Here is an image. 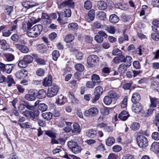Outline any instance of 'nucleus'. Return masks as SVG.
<instances>
[{
  "mask_svg": "<svg viewBox=\"0 0 159 159\" xmlns=\"http://www.w3.org/2000/svg\"><path fill=\"white\" fill-rule=\"evenodd\" d=\"M102 91L103 89L101 86H98L95 88L93 93L95 96L91 101L92 103H94L97 102L102 94Z\"/></svg>",
  "mask_w": 159,
  "mask_h": 159,
  "instance_id": "7ed1b4c3",
  "label": "nucleus"
},
{
  "mask_svg": "<svg viewBox=\"0 0 159 159\" xmlns=\"http://www.w3.org/2000/svg\"><path fill=\"white\" fill-rule=\"evenodd\" d=\"M23 59L25 60L28 64L32 62L33 61V57L30 55H25L23 58Z\"/></svg>",
  "mask_w": 159,
  "mask_h": 159,
  "instance_id": "c85d7f7f",
  "label": "nucleus"
},
{
  "mask_svg": "<svg viewBox=\"0 0 159 159\" xmlns=\"http://www.w3.org/2000/svg\"><path fill=\"white\" fill-rule=\"evenodd\" d=\"M36 93L34 90L33 89L30 90L28 93L26 94L25 96V98L27 100L29 101H34L35 100Z\"/></svg>",
  "mask_w": 159,
  "mask_h": 159,
  "instance_id": "0eeeda50",
  "label": "nucleus"
},
{
  "mask_svg": "<svg viewBox=\"0 0 159 159\" xmlns=\"http://www.w3.org/2000/svg\"><path fill=\"white\" fill-rule=\"evenodd\" d=\"M28 75L27 71L25 70L18 71L16 72L15 75L17 78L21 79L26 77Z\"/></svg>",
  "mask_w": 159,
  "mask_h": 159,
  "instance_id": "1a4fd4ad",
  "label": "nucleus"
},
{
  "mask_svg": "<svg viewBox=\"0 0 159 159\" xmlns=\"http://www.w3.org/2000/svg\"><path fill=\"white\" fill-rule=\"evenodd\" d=\"M150 99L151 102L150 107H156L158 102L157 99L156 98L150 97Z\"/></svg>",
  "mask_w": 159,
  "mask_h": 159,
  "instance_id": "4c0bfd02",
  "label": "nucleus"
},
{
  "mask_svg": "<svg viewBox=\"0 0 159 159\" xmlns=\"http://www.w3.org/2000/svg\"><path fill=\"white\" fill-rule=\"evenodd\" d=\"M93 25L95 27L98 29L103 27V25L98 21L94 22L93 23Z\"/></svg>",
  "mask_w": 159,
  "mask_h": 159,
  "instance_id": "0e129e2a",
  "label": "nucleus"
},
{
  "mask_svg": "<svg viewBox=\"0 0 159 159\" xmlns=\"http://www.w3.org/2000/svg\"><path fill=\"white\" fill-rule=\"evenodd\" d=\"M121 51L117 48H114L112 51V54L113 55H117L121 54Z\"/></svg>",
  "mask_w": 159,
  "mask_h": 159,
  "instance_id": "864d4df0",
  "label": "nucleus"
},
{
  "mask_svg": "<svg viewBox=\"0 0 159 159\" xmlns=\"http://www.w3.org/2000/svg\"><path fill=\"white\" fill-rule=\"evenodd\" d=\"M108 95L111 98L117 99L120 97V95L117 94L113 91H110L108 93Z\"/></svg>",
  "mask_w": 159,
  "mask_h": 159,
  "instance_id": "cd10ccee",
  "label": "nucleus"
},
{
  "mask_svg": "<svg viewBox=\"0 0 159 159\" xmlns=\"http://www.w3.org/2000/svg\"><path fill=\"white\" fill-rule=\"evenodd\" d=\"M119 18L115 14H112L110 16L109 20L111 23H116L119 21Z\"/></svg>",
  "mask_w": 159,
  "mask_h": 159,
  "instance_id": "aec40b11",
  "label": "nucleus"
},
{
  "mask_svg": "<svg viewBox=\"0 0 159 159\" xmlns=\"http://www.w3.org/2000/svg\"><path fill=\"white\" fill-rule=\"evenodd\" d=\"M58 8L62 9L65 7H68L73 8L74 7V2L73 0H65L63 2L59 4H58Z\"/></svg>",
  "mask_w": 159,
  "mask_h": 159,
  "instance_id": "423d86ee",
  "label": "nucleus"
},
{
  "mask_svg": "<svg viewBox=\"0 0 159 159\" xmlns=\"http://www.w3.org/2000/svg\"><path fill=\"white\" fill-rule=\"evenodd\" d=\"M95 84L92 81H88L86 82V87L90 89L93 88L95 86Z\"/></svg>",
  "mask_w": 159,
  "mask_h": 159,
  "instance_id": "09e8293b",
  "label": "nucleus"
},
{
  "mask_svg": "<svg viewBox=\"0 0 159 159\" xmlns=\"http://www.w3.org/2000/svg\"><path fill=\"white\" fill-rule=\"evenodd\" d=\"M81 150V147L78 144L72 149L71 151L73 153L76 154L80 152Z\"/></svg>",
  "mask_w": 159,
  "mask_h": 159,
  "instance_id": "72a5a7b5",
  "label": "nucleus"
},
{
  "mask_svg": "<svg viewBox=\"0 0 159 159\" xmlns=\"http://www.w3.org/2000/svg\"><path fill=\"white\" fill-rule=\"evenodd\" d=\"M14 65L13 64H8L5 65L4 70L3 72H6L8 74L10 73L12 70Z\"/></svg>",
  "mask_w": 159,
  "mask_h": 159,
  "instance_id": "412c9836",
  "label": "nucleus"
},
{
  "mask_svg": "<svg viewBox=\"0 0 159 159\" xmlns=\"http://www.w3.org/2000/svg\"><path fill=\"white\" fill-rule=\"evenodd\" d=\"M128 66L124 63H122L118 67V71L121 73H124L127 70Z\"/></svg>",
  "mask_w": 159,
  "mask_h": 159,
  "instance_id": "f3484780",
  "label": "nucleus"
},
{
  "mask_svg": "<svg viewBox=\"0 0 159 159\" xmlns=\"http://www.w3.org/2000/svg\"><path fill=\"white\" fill-rule=\"evenodd\" d=\"M152 137L154 140H159V134L157 132H154L152 134Z\"/></svg>",
  "mask_w": 159,
  "mask_h": 159,
  "instance_id": "bf43d9fd",
  "label": "nucleus"
},
{
  "mask_svg": "<svg viewBox=\"0 0 159 159\" xmlns=\"http://www.w3.org/2000/svg\"><path fill=\"white\" fill-rule=\"evenodd\" d=\"M107 30L110 33L114 34L115 32V29L114 27L109 26L107 28Z\"/></svg>",
  "mask_w": 159,
  "mask_h": 159,
  "instance_id": "052dcab7",
  "label": "nucleus"
},
{
  "mask_svg": "<svg viewBox=\"0 0 159 159\" xmlns=\"http://www.w3.org/2000/svg\"><path fill=\"white\" fill-rule=\"evenodd\" d=\"M151 37L152 39L156 41L159 40V34L155 33L151 34Z\"/></svg>",
  "mask_w": 159,
  "mask_h": 159,
  "instance_id": "13d9d810",
  "label": "nucleus"
},
{
  "mask_svg": "<svg viewBox=\"0 0 159 159\" xmlns=\"http://www.w3.org/2000/svg\"><path fill=\"white\" fill-rule=\"evenodd\" d=\"M52 77L51 75H49L48 78L44 79L42 84L44 86L47 87L52 84Z\"/></svg>",
  "mask_w": 159,
  "mask_h": 159,
  "instance_id": "ddd939ff",
  "label": "nucleus"
},
{
  "mask_svg": "<svg viewBox=\"0 0 159 159\" xmlns=\"http://www.w3.org/2000/svg\"><path fill=\"white\" fill-rule=\"evenodd\" d=\"M132 57L129 56H127L125 58V61L124 62L125 63H126L128 67H129L131 66V64L132 62Z\"/></svg>",
  "mask_w": 159,
  "mask_h": 159,
  "instance_id": "49530a36",
  "label": "nucleus"
},
{
  "mask_svg": "<svg viewBox=\"0 0 159 159\" xmlns=\"http://www.w3.org/2000/svg\"><path fill=\"white\" fill-rule=\"evenodd\" d=\"M92 7V3L90 0H87L85 2L84 7L86 10L90 9Z\"/></svg>",
  "mask_w": 159,
  "mask_h": 159,
  "instance_id": "473e14b6",
  "label": "nucleus"
},
{
  "mask_svg": "<svg viewBox=\"0 0 159 159\" xmlns=\"http://www.w3.org/2000/svg\"><path fill=\"white\" fill-rule=\"evenodd\" d=\"M78 144L76 142L72 141H69L67 143L68 146L71 150Z\"/></svg>",
  "mask_w": 159,
  "mask_h": 159,
  "instance_id": "e433bc0d",
  "label": "nucleus"
},
{
  "mask_svg": "<svg viewBox=\"0 0 159 159\" xmlns=\"http://www.w3.org/2000/svg\"><path fill=\"white\" fill-rule=\"evenodd\" d=\"M140 100V96L137 93H135L133 94L132 98L131 101L133 103H138V102Z\"/></svg>",
  "mask_w": 159,
  "mask_h": 159,
  "instance_id": "2eb2a0df",
  "label": "nucleus"
},
{
  "mask_svg": "<svg viewBox=\"0 0 159 159\" xmlns=\"http://www.w3.org/2000/svg\"><path fill=\"white\" fill-rule=\"evenodd\" d=\"M68 28L70 30H77L79 26L78 24L75 22H72L68 25Z\"/></svg>",
  "mask_w": 159,
  "mask_h": 159,
  "instance_id": "b1692460",
  "label": "nucleus"
},
{
  "mask_svg": "<svg viewBox=\"0 0 159 159\" xmlns=\"http://www.w3.org/2000/svg\"><path fill=\"white\" fill-rule=\"evenodd\" d=\"M27 63L23 59L22 60H20L18 63V66L21 68H25L27 66Z\"/></svg>",
  "mask_w": 159,
  "mask_h": 159,
  "instance_id": "a18cd8bd",
  "label": "nucleus"
},
{
  "mask_svg": "<svg viewBox=\"0 0 159 159\" xmlns=\"http://www.w3.org/2000/svg\"><path fill=\"white\" fill-rule=\"evenodd\" d=\"M88 16L91 21L94 20L95 18V11L92 9L89 11L88 13Z\"/></svg>",
  "mask_w": 159,
  "mask_h": 159,
  "instance_id": "7c9ffc66",
  "label": "nucleus"
},
{
  "mask_svg": "<svg viewBox=\"0 0 159 159\" xmlns=\"http://www.w3.org/2000/svg\"><path fill=\"white\" fill-rule=\"evenodd\" d=\"M15 45L17 49L20 50L22 53H27L29 51V49L26 46L18 43L15 44Z\"/></svg>",
  "mask_w": 159,
  "mask_h": 159,
  "instance_id": "9b49d317",
  "label": "nucleus"
},
{
  "mask_svg": "<svg viewBox=\"0 0 159 159\" xmlns=\"http://www.w3.org/2000/svg\"><path fill=\"white\" fill-rule=\"evenodd\" d=\"M142 107L141 104L139 103H135L133 104L132 109L133 111L136 113L140 112L142 110Z\"/></svg>",
  "mask_w": 159,
  "mask_h": 159,
  "instance_id": "9d476101",
  "label": "nucleus"
},
{
  "mask_svg": "<svg viewBox=\"0 0 159 159\" xmlns=\"http://www.w3.org/2000/svg\"><path fill=\"white\" fill-rule=\"evenodd\" d=\"M35 61L37 63L40 65H45V61L43 59L36 58Z\"/></svg>",
  "mask_w": 159,
  "mask_h": 159,
  "instance_id": "de8ad7c7",
  "label": "nucleus"
},
{
  "mask_svg": "<svg viewBox=\"0 0 159 159\" xmlns=\"http://www.w3.org/2000/svg\"><path fill=\"white\" fill-rule=\"evenodd\" d=\"M95 39L96 41L99 43H102L103 41V38L102 37L99 35L98 34L96 35L95 36Z\"/></svg>",
  "mask_w": 159,
  "mask_h": 159,
  "instance_id": "8fccbe9b",
  "label": "nucleus"
},
{
  "mask_svg": "<svg viewBox=\"0 0 159 159\" xmlns=\"http://www.w3.org/2000/svg\"><path fill=\"white\" fill-rule=\"evenodd\" d=\"M6 59L7 61H13L14 58V56L10 53H6L4 54Z\"/></svg>",
  "mask_w": 159,
  "mask_h": 159,
  "instance_id": "79ce46f5",
  "label": "nucleus"
},
{
  "mask_svg": "<svg viewBox=\"0 0 159 159\" xmlns=\"http://www.w3.org/2000/svg\"><path fill=\"white\" fill-rule=\"evenodd\" d=\"M58 89L59 88L57 86H52L48 89L47 96L49 98H51L55 96L57 93Z\"/></svg>",
  "mask_w": 159,
  "mask_h": 159,
  "instance_id": "6e6552de",
  "label": "nucleus"
},
{
  "mask_svg": "<svg viewBox=\"0 0 159 159\" xmlns=\"http://www.w3.org/2000/svg\"><path fill=\"white\" fill-rule=\"evenodd\" d=\"M22 5L25 8H29L34 6V5L30 4V1L24 2L22 3Z\"/></svg>",
  "mask_w": 159,
  "mask_h": 159,
  "instance_id": "5fc2aeb1",
  "label": "nucleus"
},
{
  "mask_svg": "<svg viewBox=\"0 0 159 159\" xmlns=\"http://www.w3.org/2000/svg\"><path fill=\"white\" fill-rule=\"evenodd\" d=\"M122 159H134V157L132 155L127 154L124 155Z\"/></svg>",
  "mask_w": 159,
  "mask_h": 159,
  "instance_id": "774afa93",
  "label": "nucleus"
},
{
  "mask_svg": "<svg viewBox=\"0 0 159 159\" xmlns=\"http://www.w3.org/2000/svg\"><path fill=\"white\" fill-rule=\"evenodd\" d=\"M129 116L128 112L125 111H122L118 116V118L123 121L126 120Z\"/></svg>",
  "mask_w": 159,
  "mask_h": 159,
  "instance_id": "f8f14e48",
  "label": "nucleus"
},
{
  "mask_svg": "<svg viewBox=\"0 0 159 159\" xmlns=\"http://www.w3.org/2000/svg\"><path fill=\"white\" fill-rule=\"evenodd\" d=\"M137 141L139 146L144 148L148 145V141L147 139L144 136L140 135L137 138Z\"/></svg>",
  "mask_w": 159,
  "mask_h": 159,
  "instance_id": "f03ea898",
  "label": "nucleus"
},
{
  "mask_svg": "<svg viewBox=\"0 0 159 159\" xmlns=\"http://www.w3.org/2000/svg\"><path fill=\"white\" fill-rule=\"evenodd\" d=\"M115 141V139L113 137H109L107 140L106 144L108 146H111L114 143Z\"/></svg>",
  "mask_w": 159,
  "mask_h": 159,
  "instance_id": "58836bf2",
  "label": "nucleus"
},
{
  "mask_svg": "<svg viewBox=\"0 0 159 159\" xmlns=\"http://www.w3.org/2000/svg\"><path fill=\"white\" fill-rule=\"evenodd\" d=\"M40 20V18H39L36 19L35 18L33 17L30 19V22L33 24H34L39 21Z\"/></svg>",
  "mask_w": 159,
  "mask_h": 159,
  "instance_id": "69168bd1",
  "label": "nucleus"
},
{
  "mask_svg": "<svg viewBox=\"0 0 159 159\" xmlns=\"http://www.w3.org/2000/svg\"><path fill=\"white\" fill-rule=\"evenodd\" d=\"M18 20L17 19L16 20L14 21L13 24L12 25V27L10 30V31H13L15 30L17 28V23Z\"/></svg>",
  "mask_w": 159,
  "mask_h": 159,
  "instance_id": "e2e57ef3",
  "label": "nucleus"
},
{
  "mask_svg": "<svg viewBox=\"0 0 159 159\" xmlns=\"http://www.w3.org/2000/svg\"><path fill=\"white\" fill-rule=\"evenodd\" d=\"M13 7L11 6L7 7L5 9V12L7 15H9L13 10Z\"/></svg>",
  "mask_w": 159,
  "mask_h": 159,
  "instance_id": "3c124183",
  "label": "nucleus"
},
{
  "mask_svg": "<svg viewBox=\"0 0 159 159\" xmlns=\"http://www.w3.org/2000/svg\"><path fill=\"white\" fill-rule=\"evenodd\" d=\"M97 134V132L95 130L90 129L87 132L86 134L89 137L93 138L96 137Z\"/></svg>",
  "mask_w": 159,
  "mask_h": 159,
  "instance_id": "6ab92c4d",
  "label": "nucleus"
},
{
  "mask_svg": "<svg viewBox=\"0 0 159 159\" xmlns=\"http://www.w3.org/2000/svg\"><path fill=\"white\" fill-rule=\"evenodd\" d=\"M74 39V36L72 34H69L66 36L65 39V41L66 43L72 42Z\"/></svg>",
  "mask_w": 159,
  "mask_h": 159,
  "instance_id": "c756f323",
  "label": "nucleus"
},
{
  "mask_svg": "<svg viewBox=\"0 0 159 159\" xmlns=\"http://www.w3.org/2000/svg\"><path fill=\"white\" fill-rule=\"evenodd\" d=\"M133 66L136 69H139L141 67L140 63L138 61H134L133 63Z\"/></svg>",
  "mask_w": 159,
  "mask_h": 159,
  "instance_id": "338daca9",
  "label": "nucleus"
},
{
  "mask_svg": "<svg viewBox=\"0 0 159 159\" xmlns=\"http://www.w3.org/2000/svg\"><path fill=\"white\" fill-rule=\"evenodd\" d=\"M103 101L105 104L109 105L111 103L112 100L111 98L108 95L104 97Z\"/></svg>",
  "mask_w": 159,
  "mask_h": 159,
  "instance_id": "ea45409f",
  "label": "nucleus"
},
{
  "mask_svg": "<svg viewBox=\"0 0 159 159\" xmlns=\"http://www.w3.org/2000/svg\"><path fill=\"white\" fill-rule=\"evenodd\" d=\"M92 81L95 84H99L101 82L99 76L95 74H93L91 76Z\"/></svg>",
  "mask_w": 159,
  "mask_h": 159,
  "instance_id": "5701e85b",
  "label": "nucleus"
},
{
  "mask_svg": "<svg viewBox=\"0 0 159 159\" xmlns=\"http://www.w3.org/2000/svg\"><path fill=\"white\" fill-rule=\"evenodd\" d=\"M140 127V124L138 122H134L130 126V128L133 130H138Z\"/></svg>",
  "mask_w": 159,
  "mask_h": 159,
  "instance_id": "c03bdc74",
  "label": "nucleus"
},
{
  "mask_svg": "<svg viewBox=\"0 0 159 159\" xmlns=\"http://www.w3.org/2000/svg\"><path fill=\"white\" fill-rule=\"evenodd\" d=\"M97 16L98 19L101 20H104L106 17V14L102 11H98L97 13Z\"/></svg>",
  "mask_w": 159,
  "mask_h": 159,
  "instance_id": "a878e982",
  "label": "nucleus"
},
{
  "mask_svg": "<svg viewBox=\"0 0 159 159\" xmlns=\"http://www.w3.org/2000/svg\"><path fill=\"white\" fill-rule=\"evenodd\" d=\"M5 83L7 84V86L9 87H11L13 84H15L13 79L11 75L8 76L6 78Z\"/></svg>",
  "mask_w": 159,
  "mask_h": 159,
  "instance_id": "a211bd4d",
  "label": "nucleus"
},
{
  "mask_svg": "<svg viewBox=\"0 0 159 159\" xmlns=\"http://www.w3.org/2000/svg\"><path fill=\"white\" fill-rule=\"evenodd\" d=\"M44 73V70L42 68H39L37 70L36 72V74L40 76L43 75Z\"/></svg>",
  "mask_w": 159,
  "mask_h": 159,
  "instance_id": "4d7b16f0",
  "label": "nucleus"
},
{
  "mask_svg": "<svg viewBox=\"0 0 159 159\" xmlns=\"http://www.w3.org/2000/svg\"><path fill=\"white\" fill-rule=\"evenodd\" d=\"M43 27L42 25H36L31 28L27 33V35L30 37L35 38L39 36L43 30Z\"/></svg>",
  "mask_w": 159,
  "mask_h": 159,
  "instance_id": "f257e3e1",
  "label": "nucleus"
},
{
  "mask_svg": "<svg viewBox=\"0 0 159 159\" xmlns=\"http://www.w3.org/2000/svg\"><path fill=\"white\" fill-rule=\"evenodd\" d=\"M98 109L97 107H94L85 111L84 114L85 116L92 117L96 116L98 114Z\"/></svg>",
  "mask_w": 159,
  "mask_h": 159,
  "instance_id": "20e7f679",
  "label": "nucleus"
},
{
  "mask_svg": "<svg viewBox=\"0 0 159 159\" xmlns=\"http://www.w3.org/2000/svg\"><path fill=\"white\" fill-rule=\"evenodd\" d=\"M97 6L99 9L104 10L107 8V5L105 2L103 1H101L98 2Z\"/></svg>",
  "mask_w": 159,
  "mask_h": 159,
  "instance_id": "4468645a",
  "label": "nucleus"
},
{
  "mask_svg": "<svg viewBox=\"0 0 159 159\" xmlns=\"http://www.w3.org/2000/svg\"><path fill=\"white\" fill-rule=\"evenodd\" d=\"M127 99L125 98L120 103L121 107L122 108L126 107L127 106Z\"/></svg>",
  "mask_w": 159,
  "mask_h": 159,
  "instance_id": "603ef678",
  "label": "nucleus"
},
{
  "mask_svg": "<svg viewBox=\"0 0 159 159\" xmlns=\"http://www.w3.org/2000/svg\"><path fill=\"white\" fill-rule=\"evenodd\" d=\"M74 54L77 60H80L82 59L83 56V54L82 52H79L78 50H75L74 52Z\"/></svg>",
  "mask_w": 159,
  "mask_h": 159,
  "instance_id": "f704fd0d",
  "label": "nucleus"
},
{
  "mask_svg": "<svg viewBox=\"0 0 159 159\" xmlns=\"http://www.w3.org/2000/svg\"><path fill=\"white\" fill-rule=\"evenodd\" d=\"M45 134L50 137L53 138L56 137L55 134L51 130L46 131Z\"/></svg>",
  "mask_w": 159,
  "mask_h": 159,
  "instance_id": "680f3d73",
  "label": "nucleus"
},
{
  "mask_svg": "<svg viewBox=\"0 0 159 159\" xmlns=\"http://www.w3.org/2000/svg\"><path fill=\"white\" fill-rule=\"evenodd\" d=\"M75 69L79 71H83L84 70V66L81 64H77L75 65Z\"/></svg>",
  "mask_w": 159,
  "mask_h": 159,
  "instance_id": "a19ab883",
  "label": "nucleus"
},
{
  "mask_svg": "<svg viewBox=\"0 0 159 159\" xmlns=\"http://www.w3.org/2000/svg\"><path fill=\"white\" fill-rule=\"evenodd\" d=\"M39 111L37 109L33 111H31L30 118H32V120H34L35 118L39 116Z\"/></svg>",
  "mask_w": 159,
  "mask_h": 159,
  "instance_id": "393cba45",
  "label": "nucleus"
},
{
  "mask_svg": "<svg viewBox=\"0 0 159 159\" xmlns=\"http://www.w3.org/2000/svg\"><path fill=\"white\" fill-rule=\"evenodd\" d=\"M129 40L128 36L124 34L123 36L120 37L118 38V42L119 43L122 44L125 41H128Z\"/></svg>",
  "mask_w": 159,
  "mask_h": 159,
  "instance_id": "2f4dec72",
  "label": "nucleus"
},
{
  "mask_svg": "<svg viewBox=\"0 0 159 159\" xmlns=\"http://www.w3.org/2000/svg\"><path fill=\"white\" fill-rule=\"evenodd\" d=\"M0 46L1 48L4 50H7L9 48V46L4 39L0 40Z\"/></svg>",
  "mask_w": 159,
  "mask_h": 159,
  "instance_id": "dca6fc26",
  "label": "nucleus"
},
{
  "mask_svg": "<svg viewBox=\"0 0 159 159\" xmlns=\"http://www.w3.org/2000/svg\"><path fill=\"white\" fill-rule=\"evenodd\" d=\"M46 91L43 89L39 90L37 93L38 98L40 99L44 98L46 97Z\"/></svg>",
  "mask_w": 159,
  "mask_h": 159,
  "instance_id": "4be33fe9",
  "label": "nucleus"
},
{
  "mask_svg": "<svg viewBox=\"0 0 159 159\" xmlns=\"http://www.w3.org/2000/svg\"><path fill=\"white\" fill-rule=\"evenodd\" d=\"M43 118L47 120H49L52 118V114L50 112H46L42 114Z\"/></svg>",
  "mask_w": 159,
  "mask_h": 159,
  "instance_id": "bb28decb",
  "label": "nucleus"
},
{
  "mask_svg": "<svg viewBox=\"0 0 159 159\" xmlns=\"http://www.w3.org/2000/svg\"><path fill=\"white\" fill-rule=\"evenodd\" d=\"M38 108L42 111H46L48 108V106L44 103H40L38 106Z\"/></svg>",
  "mask_w": 159,
  "mask_h": 159,
  "instance_id": "c9c22d12",
  "label": "nucleus"
},
{
  "mask_svg": "<svg viewBox=\"0 0 159 159\" xmlns=\"http://www.w3.org/2000/svg\"><path fill=\"white\" fill-rule=\"evenodd\" d=\"M52 58L54 60L56 61L59 57L60 54L59 52L57 50L54 51L52 54Z\"/></svg>",
  "mask_w": 159,
  "mask_h": 159,
  "instance_id": "37998d69",
  "label": "nucleus"
},
{
  "mask_svg": "<svg viewBox=\"0 0 159 159\" xmlns=\"http://www.w3.org/2000/svg\"><path fill=\"white\" fill-rule=\"evenodd\" d=\"M74 130L72 131V132L74 133L75 131H78L77 132L79 133L80 132V130H79L80 129V126L77 123H75L73 125Z\"/></svg>",
  "mask_w": 159,
  "mask_h": 159,
  "instance_id": "6e6d98bb",
  "label": "nucleus"
},
{
  "mask_svg": "<svg viewBox=\"0 0 159 159\" xmlns=\"http://www.w3.org/2000/svg\"><path fill=\"white\" fill-rule=\"evenodd\" d=\"M99 61V58L97 55H91L87 58V64L90 67L95 66Z\"/></svg>",
  "mask_w": 159,
  "mask_h": 159,
  "instance_id": "39448f33",
  "label": "nucleus"
}]
</instances>
